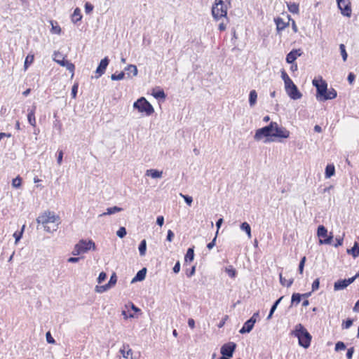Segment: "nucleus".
Masks as SVG:
<instances>
[{
  "instance_id": "obj_1",
  "label": "nucleus",
  "mask_w": 359,
  "mask_h": 359,
  "mask_svg": "<svg viewBox=\"0 0 359 359\" xmlns=\"http://www.w3.org/2000/svg\"><path fill=\"white\" fill-rule=\"evenodd\" d=\"M291 334L298 339L300 346L304 348H308L310 346L312 336L302 324H297L294 329L291 332Z\"/></svg>"
},
{
  "instance_id": "obj_2",
  "label": "nucleus",
  "mask_w": 359,
  "mask_h": 359,
  "mask_svg": "<svg viewBox=\"0 0 359 359\" xmlns=\"http://www.w3.org/2000/svg\"><path fill=\"white\" fill-rule=\"evenodd\" d=\"M95 244L92 240L81 239L74 245L72 253L74 256L80 255L88 252L90 250H95Z\"/></svg>"
},
{
  "instance_id": "obj_3",
  "label": "nucleus",
  "mask_w": 359,
  "mask_h": 359,
  "mask_svg": "<svg viewBox=\"0 0 359 359\" xmlns=\"http://www.w3.org/2000/svg\"><path fill=\"white\" fill-rule=\"evenodd\" d=\"M36 221L38 224H47L48 223H57V224H59L61 222L59 215L50 210H46L39 215Z\"/></svg>"
},
{
  "instance_id": "obj_4",
  "label": "nucleus",
  "mask_w": 359,
  "mask_h": 359,
  "mask_svg": "<svg viewBox=\"0 0 359 359\" xmlns=\"http://www.w3.org/2000/svg\"><path fill=\"white\" fill-rule=\"evenodd\" d=\"M133 107L137 109L140 112H144L148 116L151 115L154 111L152 105L144 97L139 98L135 102Z\"/></svg>"
},
{
  "instance_id": "obj_5",
  "label": "nucleus",
  "mask_w": 359,
  "mask_h": 359,
  "mask_svg": "<svg viewBox=\"0 0 359 359\" xmlns=\"http://www.w3.org/2000/svg\"><path fill=\"white\" fill-rule=\"evenodd\" d=\"M317 236L319 238V243L321 245L331 244L334 238L333 233L332 232L328 233L327 229L325 226H318Z\"/></svg>"
},
{
  "instance_id": "obj_6",
  "label": "nucleus",
  "mask_w": 359,
  "mask_h": 359,
  "mask_svg": "<svg viewBox=\"0 0 359 359\" xmlns=\"http://www.w3.org/2000/svg\"><path fill=\"white\" fill-rule=\"evenodd\" d=\"M212 14L216 20L226 16L227 8L222 0H219L217 3L215 4L212 8Z\"/></svg>"
},
{
  "instance_id": "obj_7",
  "label": "nucleus",
  "mask_w": 359,
  "mask_h": 359,
  "mask_svg": "<svg viewBox=\"0 0 359 359\" xmlns=\"http://www.w3.org/2000/svg\"><path fill=\"white\" fill-rule=\"evenodd\" d=\"M273 126L271 121L268 126L257 130L254 136L255 140L259 141L263 137H273Z\"/></svg>"
},
{
  "instance_id": "obj_8",
  "label": "nucleus",
  "mask_w": 359,
  "mask_h": 359,
  "mask_svg": "<svg viewBox=\"0 0 359 359\" xmlns=\"http://www.w3.org/2000/svg\"><path fill=\"white\" fill-rule=\"evenodd\" d=\"M313 85L316 88L317 98L324 101L325 93L327 91V84L325 81L321 79L320 83L316 79L313 80Z\"/></svg>"
},
{
  "instance_id": "obj_9",
  "label": "nucleus",
  "mask_w": 359,
  "mask_h": 359,
  "mask_svg": "<svg viewBox=\"0 0 359 359\" xmlns=\"http://www.w3.org/2000/svg\"><path fill=\"white\" fill-rule=\"evenodd\" d=\"M338 8L342 15L350 18L352 13L351 3L350 0H336Z\"/></svg>"
},
{
  "instance_id": "obj_10",
  "label": "nucleus",
  "mask_w": 359,
  "mask_h": 359,
  "mask_svg": "<svg viewBox=\"0 0 359 359\" xmlns=\"http://www.w3.org/2000/svg\"><path fill=\"white\" fill-rule=\"evenodd\" d=\"M54 61L60 65L62 67H66V69L70 72H73L74 70V65L70 62L69 60H66L63 55L59 52H55L54 54Z\"/></svg>"
},
{
  "instance_id": "obj_11",
  "label": "nucleus",
  "mask_w": 359,
  "mask_h": 359,
  "mask_svg": "<svg viewBox=\"0 0 359 359\" xmlns=\"http://www.w3.org/2000/svg\"><path fill=\"white\" fill-rule=\"evenodd\" d=\"M273 137L287 139L290 137V131L283 126H280L276 122L273 121Z\"/></svg>"
},
{
  "instance_id": "obj_12",
  "label": "nucleus",
  "mask_w": 359,
  "mask_h": 359,
  "mask_svg": "<svg viewBox=\"0 0 359 359\" xmlns=\"http://www.w3.org/2000/svg\"><path fill=\"white\" fill-rule=\"evenodd\" d=\"M236 348V344L234 342H229V343L224 344L221 347V350H220L221 354L223 356L231 358V357H232Z\"/></svg>"
},
{
  "instance_id": "obj_13",
  "label": "nucleus",
  "mask_w": 359,
  "mask_h": 359,
  "mask_svg": "<svg viewBox=\"0 0 359 359\" xmlns=\"http://www.w3.org/2000/svg\"><path fill=\"white\" fill-rule=\"evenodd\" d=\"M109 59L108 58V57H105L104 58L101 60L95 71L96 74H97L95 76L96 79H98L100 76L104 74L106 69L109 65Z\"/></svg>"
},
{
  "instance_id": "obj_14",
  "label": "nucleus",
  "mask_w": 359,
  "mask_h": 359,
  "mask_svg": "<svg viewBox=\"0 0 359 359\" xmlns=\"http://www.w3.org/2000/svg\"><path fill=\"white\" fill-rule=\"evenodd\" d=\"M303 52L301 49H292L290 53H288L286 55V62L289 64L294 63V61L297 60V57H299L302 55Z\"/></svg>"
},
{
  "instance_id": "obj_15",
  "label": "nucleus",
  "mask_w": 359,
  "mask_h": 359,
  "mask_svg": "<svg viewBox=\"0 0 359 359\" xmlns=\"http://www.w3.org/2000/svg\"><path fill=\"white\" fill-rule=\"evenodd\" d=\"M285 91L288 96L292 100L300 99L302 96V94L299 92L295 84L286 89Z\"/></svg>"
},
{
  "instance_id": "obj_16",
  "label": "nucleus",
  "mask_w": 359,
  "mask_h": 359,
  "mask_svg": "<svg viewBox=\"0 0 359 359\" xmlns=\"http://www.w3.org/2000/svg\"><path fill=\"white\" fill-rule=\"evenodd\" d=\"M256 320L248 319L243 325L242 328L239 330L241 334L249 333L253 329Z\"/></svg>"
},
{
  "instance_id": "obj_17",
  "label": "nucleus",
  "mask_w": 359,
  "mask_h": 359,
  "mask_svg": "<svg viewBox=\"0 0 359 359\" xmlns=\"http://www.w3.org/2000/svg\"><path fill=\"white\" fill-rule=\"evenodd\" d=\"M147 274V269L142 268L140 269L135 275V276L133 278L131 283H135L137 281H142L144 280Z\"/></svg>"
},
{
  "instance_id": "obj_18",
  "label": "nucleus",
  "mask_w": 359,
  "mask_h": 359,
  "mask_svg": "<svg viewBox=\"0 0 359 359\" xmlns=\"http://www.w3.org/2000/svg\"><path fill=\"white\" fill-rule=\"evenodd\" d=\"M35 110L36 106H33L31 109H28L27 120L32 126H36Z\"/></svg>"
},
{
  "instance_id": "obj_19",
  "label": "nucleus",
  "mask_w": 359,
  "mask_h": 359,
  "mask_svg": "<svg viewBox=\"0 0 359 359\" xmlns=\"http://www.w3.org/2000/svg\"><path fill=\"white\" fill-rule=\"evenodd\" d=\"M274 21L276 25V29L278 32L283 31L288 25V23L285 22L283 20L279 17L275 18Z\"/></svg>"
},
{
  "instance_id": "obj_20",
  "label": "nucleus",
  "mask_w": 359,
  "mask_h": 359,
  "mask_svg": "<svg viewBox=\"0 0 359 359\" xmlns=\"http://www.w3.org/2000/svg\"><path fill=\"white\" fill-rule=\"evenodd\" d=\"M346 252L351 255L353 258H356L359 256V246L355 242L354 245L351 249H347Z\"/></svg>"
},
{
  "instance_id": "obj_21",
  "label": "nucleus",
  "mask_w": 359,
  "mask_h": 359,
  "mask_svg": "<svg viewBox=\"0 0 359 359\" xmlns=\"http://www.w3.org/2000/svg\"><path fill=\"white\" fill-rule=\"evenodd\" d=\"M163 172L155 169H150L146 171V175L150 176L152 178H160L162 177Z\"/></svg>"
},
{
  "instance_id": "obj_22",
  "label": "nucleus",
  "mask_w": 359,
  "mask_h": 359,
  "mask_svg": "<svg viewBox=\"0 0 359 359\" xmlns=\"http://www.w3.org/2000/svg\"><path fill=\"white\" fill-rule=\"evenodd\" d=\"M346 281V279H344V280H339L337 282H335L334 285V290H344L347 286H348Z\"/></svg>"
},
{
  "instance_id": "obj_23",
  "label": "nucleus",
  "mask_w": 359,
  "mask_h": 359,
  "mask_svg": "<svg viewBox=\"0 0 359 359\" xmlns=\"http://www.w3.org/2000/svg\"><path fill=\"white\" fill-rule=\"evenodd\" d=\"M194 259V250L193 248H188L187 253L184 257V261L186 262H191Z\"/></svg>"
},
{
  "instance_id": "obj_24",
  "label": "nucleus",
  "mask_w": 359,
  "mask_h": 359,
  "mask_svg": "<svg viewBox=\"0 0 359 359\" xmlns=\"http://www.w3.org/2000/svg\"><path fill=\"white\" fill-rule=\"evenodd\" d=\"M335 173V168L333 165L328 164L325 168V175L326 178H330Z\"/></svg>"
},
{
  "instance_id": "obj_25",
  "label": "nucleus",
  "mask_w": 359,
  "mask_h": 359,
  "mask_svg": "<svg viewBox=\"0 0 359 359\" xmlns=\"http://www.w3.org/2000/svg\"><path fill=\"white\" fill-rule=\"evenodd\" d=\"M257 99V93L255 90H252L249 94V104L250 107H253L256 102Z\"/></svg>"
},
{
  "instance_id": "obj_26",
  "label": "nucleus",
  "mask_w": 359,
  "mask_h": 359,
  "mask_svg": "<svg viewBox=\"0 0 359 359\" xmlns=\"http://www.w3.org/2000/svg\"><path fill=\"white\" fill-rule=\"evenodd\" d=\"M82 15L81 14V11L79 8H76L73 14L72 15V20L74 23H76L77 22L81 20Z\"/></svg>"
},
{
  "instance_id": "obj_27",
  "label": "nucleus",
  "mask_w": 359,
  "mask_h": 359,
  "mask_svg": "<svg viewBox=\"0 0 359 359\" xmlns=\"http://www.w3.org/2000/svg\"><path fill=\"white\" fill-rule=\"evenodd\" d=\"M283 297H280L279 299H278L272 305L271 309H270V311H269V313L267 316V320H269L271 318L273 313L275 312L277 306H278V304L280 303L281 300L283 299Z\"/></svg>"
},
{
  "instance_id": "obj_28",
  "label": "nucleus",
  "mask_w": 359,
  "mask_h": 359,
  "mask_svg": "<svg viewBox=\"0 0 359 359\" xmlns=\"http://www.w3.org/2000/svg\"><path fill=\"white\" fill-rule=\"evenodd\" d=\"M138 250H139L140 255L141 257H143L145 255L146 251H147V241L145 239H143L140 242L139 247H138Z\"/></svg>"
},
{
  "instance_id": "obj_29",
  "label": "nucleus",
  "mask_w": 359,
  "mask_h": 359,
  "mask_svg": "<svg viewBox=\"0 0 359 359\" xmlns=\"http://www.w3.org/2000/svg\"><path fill=\"white\" fill-rule=\"evenodd\" d=\"M288 11L293 13V14H297L299 11V4L296 3H289L287 4Z\"/></svg>"
},
{
  "instance_id": "obj_30",
  "label": "nucleus",
  "mask_w": 359,
  "mask_h": 359,
  "mask_svg": "<svg viewBox=\"0 0 359 359\" xmlns=\"http://www.w3.org/2000/svg\"><path fill=\"white\" fill-rule=\"evenodd\" d=\"M337 91L334 88H331L330 90L327 89V93H325V96L324 97V101L327 100H332L337 97Z\"/></svg>"
},
{
  "instance_id": "obj_31",
  "label": "nucleus",
  "mask_w": 359,
  "mask_h": 359,
  "mask_svg": "<svg viewBox=\"0 0 359 359\" xmlns=\"http://www.w3.org/2000/svg\"><path fill=\"white\" fill-rule=\"evenodd\" d=\"M124 70L127 72L128 77H130V73H132L133 76H136L137 74V67L134 65H128Z\"/></svg>"
},
{
  "instance_id": "obj_32",
  "label": "nucleus",
  "mask_w": 359,
  "mask_h": 359,
  "mask_svg": "<svg viewBox=\"0 0 359 359\" xmlns=\"http://www.w3.org/2000/svg\"><path fill=\"white\" fill-rule=\"evenodd\" d=\"M302 299V294L293 293L291 298V306L292 305H297Z\"/></svg>"
},
{
  "instance_id": "obj_33",
  "label": "nucleus",
  "mask_w": 359,
  "mask_h": 359,
  "mask_svg": "<svg viewBox=\"0 0 359 359\" xmlns=\"http://www.w3.org/2000/svg\"><path fill=\"white\" fill-rule=\"evenodd\" d=\"M152 95L156 99H161V100H165V98L166 97L165 92L163 91V90H161V89H159L157 90H154L152 93Z\"/></svg>"
},
{
  "instance_id": "obj_34",
  "label": "nucleus",
  "mask_w": 359,
  "mask_h": 359,
  "mask_svg": "<svg viewBox=\"0 0 359 359\" xmlns=\"http://www.w3.org/2000/svg\"><path fill=\"white\" fill-rule=\"evenodd\" d=\"M279 277L280 283L283 286H287V287H289L293 283V278H290V280H287L285 278L283 277L281 273H280Z\"/></svg>"
},
{
  "instance_id": "obj_35",
  "label": "nucleus",
  "mask_w": 359,
  "mask_h": 359,
  "mask_svg": "<svg viewBox=\"0 0 359 359\" xmlns=\"http://www.w3.org/2000/svg\"><path fill=\"white\" fill-rule=\"evenodd\" d=\"M25 226H22V228H21V230L20 231H16L14 233H13V237L15 238V243H17L20 240V238H22V233L25 231Z\"/></svg>"
},
{
  "instance_id": "obj_36",
  "label": "nucleus",
  "mask_w": 359,
  "mask_h": 359,
  "mask_svg": "<svg viewBox=\"0 0 359 359\" xmlns=\"http://www.w3.org/2000/svg\"><path fill=\"white\" fill-rule=\"evenodd\" d=\"M117 282V276L115 273H113L110 277L109 282L107 283L109 288L114 287Z\"/></svg>"
},
{
  "instance_id": "obj_37",
  "label": "nucleus",
  "mask_w": 359,
  "mask_h": 359,
  "mask_svg": "<svg viewBox=\"0 0 359 359\" xmlns=\"http://www.w3.org/2000/svg\"><path fill=\"white\" fill-rule=\"evenodd\" d=\"M22 178L20 176L16 177L12 181V186L14 188H20L22 185Z\"/></svg>"
},
{
  "instance_id": "obj_38",
  "label": "nucleus",
  "mask_w": 359,
  "mask_h": 359,
  "mask_svg": "<svg viewBox=\"0 0 359 359\" xmlns=\"http://www.w3.org/2000/svg\"><path fill=\"white\" fill-rule=\"evenodd\" d=\"M340 53L344 62H346L348 57V54L346 50L344 44L341 43L339 45Z\"/></svg>"
},
{
  "instance_id": "obj_39",
  "label": "nucleus",
  "mask_w": 359,
  "mask_h": 359,
  "mask_svg": "<svg viewBox=\"0 0 359 359\" xmlns=\"http://www.w3.org/2000/svg\"><path fill=\"white\" fill-rule=\"evenodd\" d=\"M121 210L122 208L117 206L110 207L107 209V212L104 213V215H112L121 211Z\"/></svg>"
},
{
  "instance_id": "obj_40",
  "label": "nucleus",
  "mask_w": 359,
  "mask_h": 359,
  "mask_svg": "<svg viewBox=\"0 0 359 359\" xmlns=\"http://www.w3.org/2000/svg\"><path fill=\"white\" fill-rule=\"evenodd\" d=\"M34 61V55H28L26 58H25V63H24V67L25 69H27L29 67V65H30Z\"/></svg>"
},
{
  "instance_id": "obj_41",
  "label": "nucleus",
  "mask_w": 359,
  "mask_h": 359,
  "mask_svg": "<svg viewBox=\"0 0 359 359\" xmlns=\"http://www.w3.org/2000/svg\"><path fill=\"white\" fill-rule=\"evenodd\" d=\"M124 76H125V72H121L118 74H111V79L113 81H119V80L123 79L124 78Z\"/></svg>"
},
{
  "instance_id": "obj_42",
  "label": "nucleus",
  "mask_w": 359,
  "mask_h": 359,
  "mask_svg": "<svg viewBox=\"0 0 359 359\" xmlns=\"http://www.w3.org/2000/svg\"><path fill=\"white\" fill-rule=\"evenodd\" d=\"M50 23L52 25V28H51L52 33L60 34L61 32L60 27L59 25H57V22H55V25H54L53 22L51 21Z\"/></svg>"
},
{
  "instance_id": "obj_43",
  "label": "nucleus",
  "mask_w": 359,
  "mask_h": 359,
  "mask_svg": "<svg viewBox=\"0 0 359 359\" xmlns=\"http://www.w3.org/2000/svg\"><path fill=\"white\" fill-rule=\"evenodd\" d=\"M226 272L231 278H235L237 272L235 269H233L232 266H229V268H226Z\"/></svg>"
},
{
  "instance_id": "obj_44",
  "label": "nucleus",
  "mask_w": 359,
  "mask_h": 359,
  "mask_svg": "<svg viewBox=\"0 0 359 359\" xmlns=\"http://www.w3.org/2000/svg\"><path fill=\"white\" fill-rule=\"evenodd\" d=\"M109 289L110 288L109 287L107 284H105L104 285H100V286L97 285L95 287V291L98 293H103Z\"/></svg>"
},
{
  "instance_id": "obj_45",
  "label": "nucleus",
  "mask_w": 359,
  "mask_h": 359,
  "mask_svg": "<svg viewBox=\"0 0 359 359\" xmlns=\"http://www.w3.org/2000/svg\"><path fill=\"white\" fill-rule=\"evenodd\" d=\"M306 260V257L305 256H304L301 259V260H300V262H299V268H298V271H299L300 274L303 273L304 267V265H305Z\"/></svg>"
},
{
  "instance_id": "obj_46",
  "label": "nucleus",
  "mask_w": 359,
  "mask_h": 359,
  "mask_svg": "<svg viewBox=\"0 0 359 359\" xmlns=\"http://www.w3.org/2000/svg\"><path fill=\"white\" fill-rule=\"evenodd\" d=\"M221 226H217V231H216V235L215 236V238H213V240L209 243L208 245H207V248L209 249V250H211L212 248H213V247L215 245V242H216V238H217V233H218V231H219V229L220 228Z\"/></svg>"
},
{
  "instance_id": "obj_47",
  "label": "nucleus",
  "mask_w": 359,
  "mask_h": 359,
  "mask_svg": "<svg viewBox=\"0 0 359 359\" xmlns=\"http://www.w3.org/2000/svg\"><path fill=\"white\" fill-rule=\"evenodd\" d=\"M49 233H53L54 231H57V228H53L51 229L50 226H37V229L39 230L42 229Z\"/></svg>"
},
{
  "instance_id": "obj_48",
  "label": "nucleus",
  "mask_w": 359,
  "mask_h": 359,
  "mask_svg": "<svg viewBox=\"0 0 359 359\" xmlns=\"http://www.w3.org/2000/svg\"><path fill=\"white\" fill-rule=\"evenodd\" d=\"M127 347L129 348V346L127 345ZM123 358H128L129 355L133 354V351L130 348H128V351H125V349L120 350Z\"/></svg>"
},
{
  "instance_id": "obj_49",
  "label": "nucleus",
  "mask_w": 359,
  "mask_h": 359,
  "mask_svg": "<svg viewBox=\"0 0 359 359\" xmlns=\"http://www.w3.org/2000/svg\"><path fill=\"white\" fill-rule=\"evenodd\" d=\"M353 320L351 318L346 319L342 323V328L343 329H348L353 325Z\"/></svg>"
},
{
  "instance_id": "obj_50",
  "label": "nucleus",
  "mask_w": 359,
  "mask_h": 359,
  "mask_svg": "<svg viewBox=\"0 0 359 359\" xmlns=\"http://www.w3.org/2000/svg\"><path fill=\"white\" fill-rule=\"evenodd\" d=\"M344 349H346V345L344 342L338 341L336 343V344H335V351H341V350H344Z\"/></svg>"
},
{
  "instance_id": "obj_51",
  "label": "nucleus",
  "mask_w": 359,
  "mask_h": 359,
  "mask_svg": "<svg viewBox=\"0 0 359 359\" xmlns=\"http://www.w3.org/2000/svg\"><path fill=\"white\" fill-rule=\"evenodd\" d=\"M116 235L119 238H123L126 235V229L124 226H121L116 232Z\"/></svg>"
},
{
  "instance_id": "obj_52",
  "label": "nucleus",
  "mask_w": 359,
  "mask_h": 359,
  "mask_svg": "<svg viewBox=\"0 0 359 359\" xmlns=\"http://www.w3.org/2000/svg\"><path fill=\"white\" fill-rule=\"evenodd\" d=\"M84 8L86 13L88 14L93 11L94 7L90 3L86 2L85 4Z\"/></svg>"
},
{
  "instance_id": "obj_53",
  "label": "nucleus",
  "mask_w": 359,
  "mask_h": 359,
  "mask_svg": "<svg viewBox=\"0 0 359 359\" xmlns=\"http://www.w3.org/2000/svg\"><path fill=\"white\" fill-rule=\"evenodd\" d=\"M242 231H245L249 238H251L250 226H240Z\"/></svg>"
},
{
  "instance_id": "obj_54",
  "label": "nucleus",
  "mask_w": 359,
  "mask_h": 359,
  "mask_svg": "<svg viewBox=\"0 0 359 359\" xmlns=\"http://www.w3.org/2000/svg\"><path fill=\"white\" fill-rule=\"evenodd\" d=\"M320 286V280L319 278H316L312 283V292H314L318 290Z\"/></svg>"
},
{
  "instance_id": "obj_55",
  "label": "nucleus",
  "mask_w": 359,
  "mask_h": 359,
  "mask_svg": "<svg viewBox=\"0 0 359 359\" xmlns=\"http://www.w3.org/2000/svg\"><path fill=\"white\" fill-rule=\"evenodd\" d=\"M107 278V273L105 272H101L97 278V283H102Z\"/></svg>"
},
{
  "instance_id": "obj_56",
  "label": "nucleus",
  "mask_w": 359,
  "mask_h": 359,
  "mask_svg": "<svg viewBox=\"0 0 359 359\" xmlns=\"http://www.w3.org/2000/svg\"><path fill=\"white\" fill-rule=\"evenodd\" d=\"M195 271H196V266H191V268L190 269L187 270L186 275L187 276V277L190 278L194 275Z\"/></svg>"
},
{
  "instance_id": "obj_57",
  "label": "nucleus",
  "mask_w": 359,
  "mask_h": 359,
  "mask_svg": "<svg viewBox=\"0 0 359 359\" xmlns=\"http://www.w3.org/2000/svg\"><path fill=\"white\" fill-rule=\"evenodd\" d=\"M46 341L48 344H55V339L53 338V337L51 336L50 332H48L46 334Z\"/></svg>"
},
{
  "instance_id": "obj_58",
  "label": "nucleus",
  "mask_w": 359,
  "mask_h": 359,
  "mask_svg": "<svg viewBox=\"0 0 359 359\" xmlns=\"http://www.w3.org/2000/svg\"><path fill=\"white\" fill-rule=\"evenodd\" d=\"M181 195H182V197L184 198V201L186 202V203H187V205H191V203H192V202H193V198H192V197H191V196H188V195H182V194H181Z\"/></svg>"
},
{
  "instance_id": "obj_59",
  "label": "nucleus",
  "mask_w": 359,
  "mask_h": 359,
  "mask_svg": "<svg viewBox=\"0 0 359 359\" xmlns=\"http://www.w3.org/2000/svg\"><path fill=\"white\" fill-rule=\"evenodd\" d=\"M77 90H78V85L74 84L72 88V92H71L72 97L73 98H75L76 97Z\"/></svg>"
},
{
  "instance_id": "obj_60",
  "label": "nucleus",
  "mask_w": 359,
  "mask_h": 359,
  "mask_svg": "<svg viewBox=\"0 0 359 359\" xmlns=\"http://www.w3.org/2000/svg\"><path fill=\"white\" fill-rule=\"evenodd\" d=\"M62 158H63V151H57V163L58 165H61V163L62 162Z\"/></svg>"
},
{
  "instance_id": "obj_61",
  "label": "nucleus",
  "mask_w": 359,
  "mask_h": 359,
  "mask_svg": "<svg viewBox=\"0 0 359 359\" xmlns=\"http://www.w3.org/2000/svg\"><path fill=\"white\" fill-rule=\"evenodd\" d=\"M284 83H285V90L289 88L290 86H292L293 85H294V83H293V81H292V79L290 78H289L288 79L285 81Z\"/></svg>"
},
{
  "instance_id": "obj_62",
  "label": "nucleus",
  "mask_w": 359,
  "mask_h": 359,
  "mask_svg": "<svg viewBox=\"0 0 359 359\" xmlns=\"http://www.w3.org/2000/svg\"><path fill=\"white\" fill-rule=\"evenodd\" d=\"M353 353H354V348H353V347H351V348H349L347 350V353H346V358H347L348 359H351V358H352V357H353Z\"/></svg>"
},
{
  "instance_id": "obj_63",
  "label": "nucleus",
  "mask_w": 359,
  "mask_h": 359,
  "mask_svg": "<svg viewBox=\"0 0 359 359\" xmlns=\"http://www.w3.org/2000/svg\"><path fill=\"white\" fill-rule=\"evenodd\" d=\"M355 79V76L353 73L350 72L348 75L347 80L349 82V83H352Z\"/></svg>"
},
{
  "instance_id": "obj_64",
  "label": "nucleus",
  "mask_w": 359,
  "mask_h": 359,
  "mask_svg": "<svg viewBox=\"0 0 359 359\" xmlns=\"http://www.w3.org/2000/svg\"><path fill=\"white\" fill-rule=\"evenodd\" d=\"M174 238V233L171 230L168 231L166 240L171 242Z\"/></svg>"
}]
</instances>
